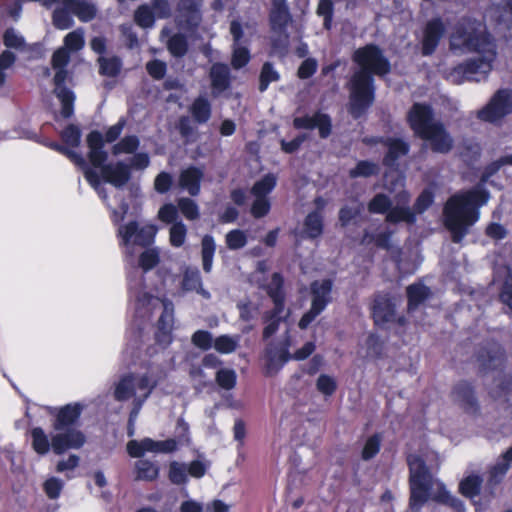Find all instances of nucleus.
Here are the masks:
<instances>
[{
  "label": "nucleus",
  "instance_id": "obj_29",
  "mask_svg": "<svg viewBox=\"0 0 512 512\" xmlns=\"http://www.w3.org/2000/svg\"><path fill=\"white\" fill-rule=\"evenodd\" d=\"M268 295L272 299L277 312H283L284 309V291L283 278L279 273H274L270 282L265 287Z\"/></svg>",
  "mask_w": 512,
  "mask_h": 512
},
{
  "label": "nucleus",
  "instance_id": "obj_12",
  "mask_svg": "<svg viewBox=\"0 0 512 512\" xmlns=\"http://www.w3.org/2000/svg\"><path fill=\"white\" fill-rule=\"evenodd\" d=\"M512 110V91L509 89L498 90L490 102L478 112V118L482 121L494 123Z\"/></svg>",
  "mask_w": 512,
  "mask_h": 512
},
{
  "label": "nucleus",
  "instance_id": "obj_44",
  "mask_svg": "<svg viewBox=\"0 0 512 512\" xmlns=\"http://www.w3.org/2000/svg\"><path fill=\"white\" fill-rule=\"evenodd\" d=\"M167 48L174 57H183L188 50L186 37L182 34H174L169 38Z\"/></svg>",
  "mask_w": 512,
  "mask_h": 512
},
{
  "label": "nucleus",
  "instance_id": "obj_42",
  "mask_svg": "<svg viewBox=\"0 0 512 512\" xmlns=\"http://www.w3.org/2000/svg\"><path fill=\"white\" fill-rule=\"evenodd\" d=\"M280 79L278 71L273 67L270 62H265L260 72V84L259 90L264 92L272 82H276Z\"/></svg>",
  "mask_w": 512,
  "mask_h": 512
},
{
  "label": "nucleus",
  "instance_id": "obj_11",
  "mask_svg": "<svg viewBox=\"0 0 512 512\" xmlns=\"http://www.w3.org/2000/svg\"><path fill=\"white\" fill-rule=\"evenodd\" d=\"M311 308L299 321V327L306 329L318 315H320L331 302L332 281L329 279L317 280L311 283Z\"/></svg>",
  "mask_w": 512,
  "mask_h": 512
},
{
  "label": "nucleus",
  "instance_id": "obj_13",
  "mask_svg": "<svg viewBox=\"0 0 512 512\" xmlns=\"http://www.w3.org/2000/svg\"><path fill=\"white\" fill-rule=\"evenodd\" d=\"M178 442L175 439L153 440L143 438L141 440H130L127 443V452L133 458H141L145 453L168 454L177 450Z\"/></svg>",
  "mask_w": 512,
  "mask_h": 512
},
{
  "label": "nucleus",
  "instance_id": "obj_5",
  "mask_svg": "<svg viewBox=\"0 0 512 512\" xmlns=\"http://www.w3.org/2000/svg\"><path fill=\"white\" fill-rule=\"evenodd\" d=\"M352 58L359 69L354 72L349 82V111L354 118H359L374 101L373 75L384 76L389 73L390 63L382 50L373 44L357 49Z\"/></svg>",
  "mask_w": 512,
  "mask_h": 512
},
{
  "label": "nucleus",
  "instance_id": "obj_20",
  "mask_svg": "<svg viewBox=\"0 0 512 512\" xmlns=\"http://www.w3.org/2000/svg\"><path fill=\"white\" fill-rule=\"evenodd\" d=\"M82 406L80 404H67L59 409H54L55 420L52 424L54 430H65L66 428H77L81 416Z\"/></svg>",
  "mask_w": 512,
  "mask_h": 512
},
{
  "label": "nucleus",
  "instance_id": "obj_21",
  "mask_svg": "<svg viewBox=\"0 0 512 512\" xmlns=\"http://www.w3.org/2000/svg\"><path fill=\"white\" fill-rule=\"evenodd\" d=\"M294 127L297 129H314L318 128L321 138H327L331 133L330 117L324 113L317 112L313 115H305L296 117L293 121Z\"/></svg>",
  "mask_w": 512,
  "mask_h": 512
},
{
  "label": "nucleus",
  "instance_id": "obj_19",
  "mask_svg": "<svg viewBox=\"0 0 512 512\" xmlns=\"http://www.w3.org/2000/svg\"><path fill=\"white\" fill-rule=\"evenodd\" d=\"M390 236L391 233L389 232H383L379 233L376 236L370 235L368 232H365L362 243L369 244L371 242H374L376 246L387 249L391 252L392 257L394 258L395 264L397 265L398 270L402 274H411L415 272L416 265L407 266L406 263L401 259L400 251L398 249H393L391 243H390Z\"/></svg>",
  "mask_w": 512,
  "mask_h": 512
},
{
  "label": "nucleus",
  "instance_id": "obj_36",
  "mask_svg": "<svg viewBox=\"0 0 512 512\" xmlns=\"http://www.w3.org/2000/svg\"><path fill=\"white\" fill-rule=\"evenodd\" d=\"M304 232L309 238H317L323 232V216L321 212L314 211L307 215L304 221Z\"/></svg>",
  "mask_w": 512,
  "mask_h": 512
},
{
  "label": "nucleus",
  "instance_id": "obj_62",
  "mask_svg": "<svg viewBox=\"0 0 512 512\" xmlns=\"http://www.w3.org/2000/svg\"><path fill=\"white\" fill-rule=\"evenodd\" d=\"M317 13L319 16H322L324 18V27L326 29H330L333 17L332 0H320L317 7Z\"/></svg>",
  "mask_w": 512,
  "mask_h": 512
},
{
  "label": "nucleus",
  "instance_id": "obj_57",
  "mask_svg": "<svg viewBox=\"0 0 512 512\" xmlns=\"http://www.w3.org/2000/svg\"><path fill=\"white\" fill-rule=\"evenodd\" d=\"M64 143L70 147H78L81 141V131L76 125H69L61 134Z\"/></svg>",
  "mask_w": 512,
  "mask_h": 512
},
{
  "label": "nucleus",
  "instance_id": "obj_33",
  "mask_svg": "<svg viewBox=\"0 0 512 512\" xmlns=\"http://www.w3.org/2000/svg\"><path fill=\"white\" fill-rule=\"evenodd\" d=\"M240 341V335L223 334L214 339L213 347L221 354H231L237 350Z\"/></svg>",
  "mask_w": 512,
  "mask_h": 512
},
{
  "label": "nucleus",
  "instance_id": "obj_64",
  "mask_svg": "<svg viewBox=\"0 0 512 512\" xmlns=\"http://www.w3.org/2000/svg\"><path fill=\"white\" fill-rule=\"evenodd\" d=\"M434 202V194L430 189H425L418 196L414 209L417 213H423L426 211Z\"/></svg>",
  "mask_w": 512,
  "mask_h": 512
},
{
  "label": "nucleus",
  "instance_id": "obj_40",
  "mask_svg": "<svg viewBox=\"0 0 512 512\" xmlns=\"http://www.w3.org/2000/svg\"><path fill=\"white\" fill-rule=\"evenodd\" d=\"M168 478L175 485L186 484L188 481L187 464L178 461L170 462Z\"/></svg>",
  "mask_w": 512,
  "mask_h": 512
},
{
  "label": "nucleus",
  "instance_id": "obj_59",
  "mask_svg": "<svg viewBox=\"0 0 512 512\" xmlns=\"http://www.w3.org/2000/svg\"><path fill=\"white\" fill-rule=\"evenodd\" d=\"M178 216V207L172 203L164 204L158 211L159 220L167 224L178 222Z\"/></svg>",
  "mask_w": 512,
  "mask_h": 512
},
{
  "label": "nucleus",
  "instance_id": "obj_18",
  "mask_svg": "<svg viewBox=\"0 0 512 512\" xmlns=\"http://www.w3.org/2000/svg\"><path fill=\"white\" fill-rule=\"evenodd\" d=\"M201 0H181L178 7L177 23L181 29L192 31L201 23Z\"/></svg>",
  "mask_w": 512,
  "mask_h": 512
},
{
  "label": "nucleus",
  "instance_id": "obj_27",
  "mask_svg": "<svg viewBox=\"0 0 512 512\" xmlns=\"http://www.w3.org/2000/svg\"><path fill=\"white\" fill-rule=\"evenodd\" d=\"M182 290L186 292L195 291L205 299H210V293L202 287V279L197 268L187 267L183 274Z\"/></svg>",
  "mask_w": 512,
  "mask_h": 512
},
{
  "label": "nucleus",
  "instance_id": "obj_15",
  "mask_svg": "<svg viewBox=\"0 0 512 512\" xmlns=\"http://www.w3.org/2000/svg\"><path fill=\"white\" fill-rule=\"evenodd\" d=\"M396 304L388 294H377L372 306V316L374 322L379 327H386L395 322L404 325V318L397 317L395 311Z\"/></svg>",
  "mask_w": 512,
  "mask_h": 512
},
{
  "label": "nucleus",
  "instance_id": "obj_34",
  "mask_svg": "<svg viewBox=\"0 0 512 512\" xmlns=\"http://www.w3.org/2000/svg\"><path fill=\"white\" fill-rule=\"evenodd\" d=\"M430 290L428 287L421 283H416L408 286L407 297H408V309L413 311L420 305L429 295Z\"/></svg>",
  "mask_w": 512,
  "mask_h": 512
},
{
  "label": "nucleus",
  "instance_id": "obj_31",
  "mask_svg": "<svg viewBox=\"0 0 512 512\" xmlns=\"http://www.w3.org/2000/svg\"><path fill=\"white\" fill-rule=\"evenodd\" d=\"M385 145L388 147V153L384 157L383 163L388 167H393L395 161L409 151V145L399 139H387Z\"/></svg>",
  "mask_w": 512,
  "mask_h": 512
},
{
  "label": "nucleus",
  "instance_id": "obj_2",
  "mask_svg": "<svg viewBox=\"0 0 512 512\" xmlns=\"http://www.w3.org/2000/svg\"><path fill=\"white\" fill-rule=\"evenodd\" d=\"M452 49H466L479 56L455 66L447 74V80L459 85L465 81L480 82L485 80L496 59V45L485 26L476 20L463 18L450 36Z\"/></svg>",
  "mask_w": 512,
  "mask_h": 512
},
{
  "label": "nucleus",
  "instance_id": "obj_26",
  "mask_svg": "<svg viewBox=\"0 0 512 512\" xmlns=\"http://www.w3.org/2000/svg\"><path fill=\"white\" fill-rule=\"evenodd\" d=\"M289 343H286L282 349H270L267 352V363L265 367L266 374L275 375L291 359L288 351Z\"/></svg>",
  "mask_w": 512,
  "mask_h": 512
},
{
  "label": "nucleus",
  "instance_id": "obj_4",
  "mask_svg": "<svg viewBox=\"0 0 512 512\" xmlns=\"http://www.w3.org/2000/svg\"><path fill=\"white\" fill-rule=\"evenodd\" d=\"M87 144L89 147V160L94 168H90L87 165L81 154L64 145L53 142L50 144V147L67 156L75 165L80 167L89 184L95 189L103 201H107V193L105 188L101 185V178L115 187H122L130 179V168L123 162L105 164L107 153L103 149V136L100 132H90L87 136Z\"/></svg>",
  "mask_w": 512,
  "mask_h": 512
},
{
  "label": "nucleus",
  "instance_id": "obj_37",
  "mask_svg": "<svg viewBox=\"0 0 512 512\" xmlns=\"http://www.w3.org/2000/svg\"><path fill=\"white\" fill-rule=\"evenodd\" d=\"M32 448L39 455H46L51 448V441L45 431L36 427L31 430Z\"/></svg>",
  "mask_w": 512,
  "mask_h": 512
},
{
  "label": "nucleus",
  "instance_id": "obj_50",
  "mask_svg": "<svg viewBox=\"0 0 512 512\" xmlns=\"http://www.w3.org/2000/svg\"><path fill=\"white\" fill-rule=\"evenodd\" d=\"M139 143L140 142H139V139L137 136H135V135L126 136L120 142H118L117 144H115L113 146V149H112L113 154L118 155L121 153H127V154L133 153L139 147Z\"/></svg>",
  "mask_w": 512,
  "mask_h": 512
},
{
  "label": "nucleus",
  "instance_id": "obj_63",
  "mask_svg": "<svg viewBox=\"0 0 512 512\" xmlns=\"http://www.w3.org/2000/svg\"><path fill=\"white\" fill-rule=\"evenodd\" d=\"M271 204L267 197H255L251 207V214L255 218H261L268 214Z\"/></svg>",
  "mask_w": 512,
  "mask_h": 512
},
{
  "label": "nucleus",
  "instance_id": "obj_45",
  "mask_svg": "<svg viewBox=\"0 0 512 512\" xmlns=\"http://www.w3.org/2000/svg\"><path fill=\"white\" fill-rule=\"evenodd\" d=\"M379 172L378 164L371 161H359L355 168L349 171V175L351 178L358 177H370L372 175H376Z\"/></svg>",
  "mask_w": 512,
  "mask_h": 512
},
{
  "label": "nucleus",
  "instance_id": "obj_61",
  "mask_svg": "<svg viewBox=\"0 0 512 512\" xmlns=\"http://www.w3.org/2000/svg\"><path fill=\"white\" fill-rule=\"evenodd\" d=\"M381 438L379 435L369 437L362 450V458L369 460L377 455L380 450Z\"/></svg>",
  "mask_w": 512,
  "mask_h": 512
},
{
  "label": "nucleus",
  "instance_id": "obj_10",
  "mask_svg": "<svg viewBox=\"0 0 512 512\" xmlns=\"http://www.w3.org/2000/svg\"><path fill=\"white\" fill-rule=\"evenodd\" d=\"M398 205L391 208L389 197L383 193H379L373 197L368 205V209L372 213H387L386 219L391 223L406 222L412 224L415 222V214L407 206L409 203V195L406 191L398 194Z\"/></svg>",
  "mask_w": 512,
  "mask_h": 512
},
{
  "label": "nucleus",
  "instance_id": "obj_30",
  "mask_svg": "<svg viewBox=\"0 0 512 512\" xmlns=\"http://www.w3.org/2000/svg\"><path fill=\"white\" fill-rule=\"evenodd\" d=\"M135 479L140 481H154L158 478L160 468L159 465L148 459H140L135 462Z\"/></svg>",
  "mask_w": 512,
  "mask_h": 512
},
{
  "label": "nucleus",
  "instance_id": "obj_52",
  "mask_svg": "<svg viewBox=\"0 0 512 512\" xmlns=\"http://www.w3.org/2000/svg\"><path fill=\"white\" fill-rule=\"evenodd\" d=\"M155 15L151 7L147 5L140 6L135 12V21L142 28H150L154 25Z\"/></svg>",
  "mask_w": 512,
  "mask_h": 512
},
{
  "label": "nucleus",
  "instance_id": "obj_35",
  "mask_svg": "<svg viewBox=\"0 0 512 512\" xmlns=\"http://www.w3.org/2000/svg\"><path fill=\"white\" fill-rule=\"evenodd\" d=\"M216 250L214 238L211 235H205L201 242L202 266L206 273L211 272L213 258Z\"/></svg>",
  "mask_w": 512,
  "mask_h": 512
},
{
  "label": "nucleus",
  "instance_id": "obj_43",
  "mask_svg": "<svg viewBox=\"0 0 512 512\" xmlns=\"http://www.w3.org/2000/svg\"><path fill=\"white\" fill-rule=\"evenodd\" d=\"M85 45L84 30L78 28L68 33L64 38V47L69 52L81 50Z\"/></svg>",
  "mask_w": 512,
  "mask_h": 512
},
{
  "label": "nucleus",
  "instance_id": "obj_6",
  "mask_svg": "<svg viewBox=\"0 0 512 512\" xmlns=\"http://www.w3.org/2000/svg\"><path fill=\"white\" fill-rule=\"evenodd\" d=\"M410 470V508L418 511L431 498L452 507L457 512L464 511L463 502L452 496L442 482L434 479L424 461L417 455L407 458Z\"/></svg>",
  "mask_w": 512,
  "mask_h": 512
},
{
  "label": "nucleus",
  "instance_id": "obj_23",
  "mask_svg": "<svg viewBox=\"0 0 512 512\" xmlns=\"http://www.w3.org/2000/svg\"><path fill=\"white\" fill-rule=\"evenodd\" d=\"M209 77L214 97L220 96L230 87V69L226 64H213L210 68Z\"/></svg>",
  "mask_w": 512,
  "mask_h": 512
},
{
  "label": "nucleus",
  "instance_id": "obj_39",
  "mask_svg": "<svg viewBox=\"0 0 512 512\" xmlns=\"http://www.w3.org/2000/svg\"><path fill=\"white\" fill-rule=\"evenodd\" d=\"M487 15L498 23L512 24V0H506L502 5L492 6Z\"/></svg>",
  "mask_w": 512,
  "mask_h": 512
},
{
  "label": "nucleus",
  "instance_id": "obj_1",
  "mask_svg": "<svg viewBox=\"0 0 512 512\" xmlns=\"http://www.w3.org/2000/svg\"><path fill=\"white\" fill-rule=\"evenodd\" d=\"M156 233L157 229L154 225H139L136 221L122 224L117 230L127 264L131 268L128 272V287L130 307L133 311V326L140 333L144 329V323L150 321L154 311L161 310L155 338L160 346L166 347L173 339L174 305L166 298L151 295L144 283L142 273V271L151 270L159 263V251L155 248L147 249L140 254L138 260L134 256L135 248L152 244Z\"/></svg>",
  "mask_w": 512,
  "mask_h": 512
},
{
  "label": "nucleus",
  "instance_id": "obj_56",
  "mask_svg": "<svg viewBox=\"0 0 512 512\" xmlns=\"http://www.w3.org/2000/svg\"><path fill=\"white\" fill-rule=\"evenodd\" d=\"M192 343L202 350H209L214 345V339L209 331L197 330L192 335Z\"/></svg>",
  "mask_w": 512,
  "mask_h": 512
},
{
  "label": "nucleus",
  "instance_id": "obj_58",
  "mask_svg": "<svg viewBox=\"0 0 512 512\" xmlns=\"http://www.w3.org/2000/svg\"><path fill=\"white\" fill-rule=\"evenodd\" d=\"M64 487V482L57 478V477H51L47 479L43 484V489L50 499H57L59 498L61 491Z\"/></svg>",
  "mask_w": 512,
  "mask_h": 512
},
{
  "label": "nucleus",
  "instance_id": "obj_47",
  "mask_svg": "<svg viewBox=\"0 0 512 512\" xmlns=\"http://www.w3.org/2000/svg\"><path fill=\"white\" fill-rule=\"evenodd\" d=\"M100 65V73L105 76L114 77L121 69V61L117 57H100L98 59Z\"/></svg>",
  "mask_w": 512,
  "mask_h": 512
},
{
  "label": "nucleus",
  "instance_id": "obj_51",
  "mask_svg": "<svg viewBox=\"0 0 512 512\" xmlns=\"http://www.w3.org/2000/svg\"><path fill=\"white\" fill-rule=\"evenodd\" d=\"M225 240L230 250H238L247 244V235L240 229H234L226 234Z\"/></svg>",
  "mask_w": 512,
  "mask_h": 512
},
{
  "label": "nucleus",
  "instance_id": "obj_8",
  "mask_svg": "<svg viewBox=\"0 0 512 512\" xmlns=\"http://www.w3.org/2000/svg\"><path fill=\"white\" fill-rule=\"evenodd\" d=\"M408 120L416 135L430 143L431 149L447 153L453 146V139L440 121L433 117L430 106L416 103L408 114Z\"/></svg>",
  "mask_w": 512,
  "mask_h": 512
},
{
  "label": "nucleus",
  "instance_id": "obj_16",
  "mask_svg": "<svg viewBox=\"0 0 512 512\" xmlns=\"http://www.w3.org/2000/svg\"><path fill=\"white\" fill-rule=\"evenodd\" d=\"M51 437V449L57 455L68 450L80 449L86 442L84 433L78 428H66L65 430H54Z\"/></svg>",
  "mask_w": 512,
  "mask_h": 512
},
{
  "label": "nucleus",
  "instance_id": "obj_7",
  "mask_svg": "<svg viewBox=\"0 0 512 512\" xmlns=\"http://www.w3.org/2000/svg\"><path fill=\"white\" fill-rule=\"evenodd\" d=\"M164 377L161 369L150 367L144 373L125 374L115 383L114 398L120 402L132 401L130 423L136 421L142 406Z\"/></svg>",
  "mask_w": 512,
  "mask_h": 512
},
{
  "label": "nucleus",
  "instance_id": "obj_55",
  "mask_svg": "<svg viewBox=\"0 0 512 512\" xmlns=\"http://www.w3.org/2000/svg\"><path fill=\"white\" fill-rule=\"evenodd\" d=\"M316 388L321 394L331 396L337 389V382L334 377L321 374L316 381Z\"/></svg>",
  "mask_w": 512,
  "mask_h": 512
},
{
  "label": "nucleus",
  "instance_id": "obj_41",
  "mask_svg": "<svg viewBox=\"0 0 512 512\" xmlns=\"http://www.w3.org/2000/svg\"><path fill=\"white\" fill-rule=\"evenodd\" d=\"M481 484L482 478L480 476L470 475L460 482L459 489L465 497L472 498L479 493Z\"/></svg>",
  "mask_w": 512,
  "mask_h": 512
},
{
  "label": "nucleus",
  "instance_id": "obj_14",
  "mask_svg": "<svg viewBox=\"0 0 512 512\" xmlns=\"http://www.w3.org/2000/svg\"><path fill=\"white\" fill-rule=\"evenodd\" d=\"M446 32V26L441 17H434L426 22L421 33L417 36L423 56L432 55L437 49Z\"/></svg>",
  "mask_w": 512,
  "mask_h": 512
},
{
  "label": "nucleus",
  "instance_id": "obj_32",
  "mask_svg": "<svg viewBox=\"0 0 512 512\" xmlns=\"http://www.w3.org/2000/svg\"><path fill=\"white\" fill-rule=\"evenodd\" d=\"M190 112L197 123H206L211 116V104L206 97L199 96L192 103Z\"/></svg>",
  "mask_w": 512,
  "mask_h": 512
},
{
  "label": "nucleus",
  "instance_id": "obj_3",
  "mask_svg": "<svg viewBox=\"0 0 512 512\" xmlns=\"http://www.w3.org/2000/svg\"><path fill=\"white\" fill-rule=\"evenodd\" d=\"M504 165H512V155L503 156L489 164L477 185L456 192L446 201L443 208L444 225L451 233L453 242L460 243L470 227L479 220L480 208L490 198L485 183Z\"/></svg>",
  "mask_w": 512,
  "mask_h": 512
},
{
  "label": "nucleus",
  "instance_id": "obj_38",
  "mask_svg": "<svg viewBox=\"0 0 512 512\" xmlns=\"http://www.w3.org/2000/svg\"><path fill=\"white\" fill-rule=\"evenodd\" d=\"M277 178L274 174H266L260 180L256 181L251 189L254 197H267L269 193L275 188Z\"/></svg>",
  "mask_w": 512,
  "mask_h": 512
},
{
  "label": "nucleus",
  "instance_id": "obj_49",
  "mask_svg": "<svg viewBox=\"0 0 512 512\" xmlns=\"http://www.w3.org/2000/svg\"><path fill=\"white\" fill-rule=\"evenodd\" d=\"M178 208L183 214V216L188 220H196L199 217V207L197 203L188 198L182 197L177 201Z\"/></svg>",
  "mask_w": 512,
  "mask_h": 512
},
{
  "label": "nucleus",
  "instance_id": "obj_17",
  "mask_svg": "<svg viewBox=\"0 0 512 512\" xmlns=\"http://www.w3.org/2000/svg\"><path fill=\"white\" fill-rule=\"evenodd\" d=\"M56 70L54 76L55 84V95L61 102V115L64 118H70L74 113V93L64 86V83L68 77V73L65 68H54Z\"/></svg>",
  "mask_w": 512,
  "mask_h": 512
},
{
  "label": "nucleus",
  "instance_id": "obj_46",
  "mask_svg": "<svg viewBox=\"0 0 512 512\" xmlns=\"http://www.w3.org/2000/svg\"><path fill=\"white\" fill-rule=\"evenodd\" d=\"M187 227L182 221L172 224L169 230V240L173 247H181L186 240Z\"/></svg>",
  "mask_w": 512,
  "mask_h": 512
},
{
  "label": "nucleus",
  "instance_id": "obj_28",
  "mask_svg": "<svg viewBox=\"0 0 512 512\" xmlns=\"http://www.w3.org/2000/svg\"><path fill=\"white\" fill-rule=\"evenodd\" d=\"M512 462V446L502 455V457L490 468L488 484L495 486L502 481Z\"/></svg>",
  "mask_w": 512,
  "mask_h": 512
},
{
  "label": "nucleus",
  "instance_id": "obj_60",
  "mask_svg": "<svg viewBox=\"0 0 512 512\" xmlns=\"http://www.w3.org/2000/svg\"><path fill=\"white\" fill-rule=\"evenodd\" d=\"M4 44L8 48L21 49L25 45L23 36L15 29H7L3 36Z\"/></svg>",
  "mask_w": 512,
  "mask_h": 512
},
{
  "label": "nucleus",
  "instance_id": "obj_48",
  "mask_svg": "<svg viewBox=\"0 0 512 512\" xmlns=\"http://www.w3.org/2000/svg\"><path fill=\"white\" fill-rule=\"evenodd\" d=\"M72 12L64 6L63 8L55 9L53 13V24L56 28L65 30L73 25Z\"/></svg>",
  "mask_w": 512,
  "mask_h": 512
},
{
  "label": "nucleus",
  "instance_id": "obj_53",
  "mask_svg": "<svg viewBox=\"0 0 512 512\" xmlns=\"http://www.w3.org/2000/svg\"><path fill=\"white\" fill-rule=\"evenodd\" d=\"M236 373L233 369L222 368L216 374V381L218 385L226 390H231L236 385Z\"/></svg>",
  "mask_w": 512,
  "mask_h": 512
},
{
  "label": "nucleus",
  "instance_id": "obj_9",
  "mask_svg": "<svg viewBox=\"0 0 512 512\" xmlns=\"http://www.w3.org/2000/svg\"><path fill=\"white\" fill-rule=\"evenodd\" d=\"M482 369L486 372H494V386L489 388V394L495 400L512 402V378L503 372L504 353L500 348L493 350L485 359L480 358Z\"/></svg>",
  "mask_w": 512,
  "mask_h": 512
},
{
  "label": "nucleus",
  "instance_id": "obj_24",
  "mask_svg": "<svg viewBox=\"0 0 512 512\" xmlns=\"http://www.w3.org/2000/svg\"><path fill=\"white\" fill-rule=\"evenodd\" d=\"M291 20L288 7L282 8H271L270 11V23L274 33L279 34V41L281 45H287L288 34L286 28Z\"/></svg>",
  "mask_w": 512,
  "mask_h": 512
},
{
  "label": "nucleus",
  "instance_id": "obj_54",
  "mask_svg": "<svg viewBox=\"0 0 512 512\" xmlns=\"http://www.w3.org/2000/svg\"><path fill=\"white\" fill-rule=\"evenodd\" d=\"M250 60V52L247 47L243 45H233V53L231 64L234 69L244 67Z\"/></svg>",
  "mask_w": 512,
  "mask_h": 512
},
{
  "label": "nucleus",
  "instance_id": "obj_22",
  "mask_svg": "<svg viewBox=\"0 0 512 512\" xmlns=\"http://www.w3.org/2000/svg\"><path fill=\"white\" fill-rule=\"evenodd\" d=\"M204 177V171L202 168L196 166H189L182 170L178 184L179 187L189 193L191 196H197L201 190V181Z\"/></svg>",
  "mask_w": 512,
  "mask_h": 512
},
{
  "label": "nucleus",
  "instance_id": "obj_25",
  "mask_svg": "<svg viewBox=\"0 0 512 512\" xmlns=\"http://www.w3.org/2000/svg\"><path fill=\"white\" fill-rule=\"evenodd\" d=\"M453 396L456 402L459 403L466 411L476 412L477 400L472 386L468 382L458 383L454 390Z\"/></svg>",
  "mask_w": 512,
  "mask_h": 512
}]
</instances>
